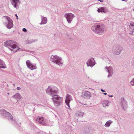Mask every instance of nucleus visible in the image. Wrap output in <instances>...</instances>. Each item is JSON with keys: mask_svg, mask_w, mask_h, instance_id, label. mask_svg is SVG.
Returning <instances> with one entry per match:
<instances>
[{"mask_svg": "<svg viewBox=\"0 0 134 134\" xmlns=\"http://www.w3.org/2000/svg\"><path fill=\"white\" fill-rule=\"evenodd\" d=\"M58 91V88L55 87H54L53 88L49 87L47 89V92L48 93V92H51V95L53 97L52 99L54 102L58 104H60L62 102V98L54 94V93H57Z\"/></svg>", "mask_w": 134, "mask_h": 134, "instance_id": "1", "label": "nucleus"}, {"mask_svg": "<svg viewBox=\"0 0 134 134\" xmlns=\"http://www.w3.org/2000/svg\"><path fill=\"white\" fill-rule=\"evenodd\" d=\"M4 45L5 46H9L12 49H11L12 51L14 52L17 51L19 49V48L14 44V42L11 40H8L4 43Z\"/></svg>", "mask_w": 134, "mask_h": 134, "instance_id": "2", "label": "nucleus"}, {"mask_svg": "<svg viewBox=\"0 0 134 134\" xmlns=\"http://www.w3.org/2000/svg\"><path fill=\"white\" fill-rule=\"evenodd\" d=\"M101 26H93L92 27V29L94 32L101 35L105 31L104 28H102Z\"/></svg>", "mask_w": 134, "mask_h": 134, "instance_id": "3", "label": "nucleus"}, {"mask_svg": "<svg viewBox=\"0 0 134 134\" xmlns=\"http://www.w3.org/2000/svg\"><path fill=\"white\" fill-rule=\"evenodd\" d=\"M51 59L52 61L54 62V63L60 66L62 65V63L61 62V59L58 58L57 56L56 55H52L51 57Z\"/></svg>", "mask_w": 134, "mask_h": 134, "instance_id": "4", "label": "nucleus"}, {"mask_svg": "<svg viewBox=\"0 0 134 134\" xmlns=\"http://www.w3.org/2000/svg\"><path fill=\"white\" fill-rule=\"evenodd\" d=\"M65 17L66 18L69 23H71L73 18L74 17V15L71 13H66L65 15Z\"/></svg>", "mask_w": 134, "mask_h": 134, "instance_id": "5", "label": "nucleus"}, {"mask_svg": "<svg viewBox=\"0 0 134 134\" xmlns=\"http://www.w3.org/2000/svg\"><path fill=\"white\" fill-rule=\"evenodd\" d=\"M27 65V67L31 70L36 69V66L32 64L29 60H27L26 62Z\"/></svg>", "mask_w": 134, "mask_h": 134, "instance_id": "6", "label": "nucleus"}, {"mask_svg": "<svg viewBox=\"0 0 134 134\" xmlns=\"http://www.w3.org/2000/svg\"><path fill=\"white\" fill-rule=\"evenodd\" d=\"M82 96L85 99H89L91 96V93L88 91H86L83 93Z\"/></svg>", "mask_w": 134, "mask_h": 134, "instance_id": "7", "label": "nucleus"}, {"mask_svg": "<svg viewBox=\"0 0 134 134\" xmlns=\"http://www.w3.org/2000/svg\"><path fill=\"white\" fill-rule=\"evenodd\" d=\"M72 98L71 96L68 94L66 97L65 100V103L66 105L70 108L69 103L71 100H72Z\"/></svg>", "mask_w": 134, "mask_h": 134, "instance_id": "8", "label": "nucleus"}, {"mask_svg": "<svg viewBox=\"0 0 134 134\" xmlns=\"http://www.w3.org/2000/svg\"><path fill=\"white\" fill-rule=\"evenodd\" d=\"M87 64L88 66H92L94 65L95 63L93 58H91L89 59L87 62Z\"/></svg>", "mask_w": 134, "mask_h": 134, "instance_id": "9", "label": "nucleus"}, {"mask_svg": "<svg viewBox=\"0 0 134 134\" xmlns=\"http://www.w3.org/2000/svg\"><path fill=\"white\" fill-rule=\"evenodd\" d=\"M44 118L43 117H40V118H37L36 119V121L37 122L39 123H41L44 121Z\"/></svg>", "mask_w": 134, "mask_h": 134, "instance_id": "10", "label": "nucleus"}, {"mask_svg": "<svg viewBox=\"0 0 134 134\" xmlns=\"http://www.w3.org/2000/svg\"><path fill=\"white\" fill-rule=\"evenodd\" d=\"M42 21L41 23V24H46L47 22V20L46 18L42 17L41 18Z\"/></svg>", "mask_w": 134, "mask_h": 134, "instance_id": "11", "label": "nucleus"}, {"mask_svg": "<svg viewBox=\"0 0 134 134\" xmlns=\"http://www.w3.org/2000/svg\"><path fill=\"white\" fill-rule=\"evenodd\" d=\"M7 20L8 22V25H12L13 24V21L8 16H4Z\"/></svg>", "mask_w": 134, "mask_h": 134, "instance_id": "12", "label": "nucleus"}, {"mask_svg": "<svg viewBox=\"0 0 134 134\" xmlns=\"http://www.w3.org/2000/svg\"><path fill=\"white\" fill-rule=\"evenodd\" d=\"M6 68V66L4 62L0 59V68Z\"/></svg>", "mask_w": 134, "mask_h": 134, "instance_id": "13", "label": "nucleus"}, {"mask_svg": "<svg viewBox=\"0 0 134 134\" xmlns=\"http://www.w3.org/2000/svg\"><path fill=\"white\" fill-rule=\"evenodd\" d=\"M13 97L19 99H20L21 98L20 95L18 93L15 94Z\"/></svg>", "mask_w": 134, "mask_h": 134, "instance_id": "14", "label": "nucleus"}, {"mask_svg": "<svg viewBox=\"0 0 134 134\" xmlns=\"http://www.w3.org/2000/svg\"><path fill=\"white\" fill-rule=\"evenodd\" d=\"M13 1L12 4L14 5V7H16V5L18 2L19 1L17 0H12Z\"/></svg>", "mask_w": 134, "mask_h": 134, "instance_id": "15", "label": "nucleus"}, {"mask_svg": "<svg viewBox=\"0 0 134 134\" xmlns=\"http://www.w3.org/2000/svg\"><path fill=\"white\" fill-rule=\"evenodd\" d=\"M112 122V121H108L105 125V126L107 127H108L109 126L110 124Z\"/></svg>", "mask_w": 134, "mask_h": 134, "instance_id": "16", "label": "nucleus"}, {"mask_svg": "<svg viewBox=\"0 0 134 134\" xmlns=\"http://www.w3.org/2000/svg\"><path fill=\"white\" fill-rule=\"evenodd\" d=\"M130 82L131 83L132 85H134V78L132 79Z\"/></svg>", "mask_w": 134, "mask_h": 134, "instance_id": "17", "label": "nucleus"}, {"mask_svg": "<svg viewBox=\"0 0 134 134\" xmlns=\"http://www.w3.org/2000/svg\"><path fill=\"white\" fill-rule=\"evenodd\" d=\"M100 10V12H101L103 11V10H104V8L102 7L100 9H99Z\"/></svg>", "mask_w": 134, "mask_h": 134, "instance_id": "18", "label": "nucleus"}, {"mask_svg": "<svg viewBox=\"0 0 134 134\" xmlns=\"http://www.w3.org/2000/svg\"><path fill=\"white\" fill-rule=\"evenodd\" d=\"M7 27L8 29H10L13 27L12 26H6Z\"/></svg>", "mask_w": 134, "mask_h": 134, "instance_id": "19", "label": "nucleus"}, {"mask_svg": "<svg viewBox=\"0 0 134 134\" xmlns=\"http://www.w3.org/2000/svg\"><path fill=\"white\" fill-rule=\"evenodd\" d=\"M23 31L24 32H26V31H27V30H26V29L25 28H24L23 29Z\"/></svg>", "mask_w": 134, "mask_h": 134, "instance_id": "20", "label": "nucleus"}, {"mask_svg": "<svg viewBox=\"0 0 134 134\" xmlns=\"http://www.w3.org/2000/svg\"><path fill=\"white\" fill-rule=\"evenodd\" d=\"M16 89L18 90H20L21 89V88H20V87H17Z\"/></svg>", "mask_w": 134, "mask_h": 134, "instance_id": "21", "label": "nucleus"}, {"mask_svg": "<svg viewBox=\"0 0 134 134\" xmlns=\"http://www.w3.org/2000/svg\"><path fill=\"white\" fill-rule=\"evenodd\" d=\"M97 11L99 13L100 12V9L99 8H98V10Z\"/></svg>", "mask_w": 134, "mask_h": 134, "instance_id": "22", "label": "nucleus"}, {"mask_svg": "<svg viewBox=\"0 0 134 134\" xmlns=\"http://www.w3.org/2000/svg\"><path fill=\"white\" fill-rule=\"evenodd\" d=\"M101 91L102 92H105V91L104 90H103V89H101Z\"/></svg>", "mask_w": 134, "mask_h": 134, "instance_id": "23", "label": "nucleus"}, {"mask_svg": "<svg viewBox=\"0 0 134 134\" xmlns=\"http://www.w3.org/2000/svg\"><path fill=\"white\" fill-rule=\"evenodd\" d=\"M131 26V27H132V28H134V26ZM133 31L134 32V29L133 30Z\"/></svg>", "mask_w": 134, "mask_h": 134, "instance_id": "24", "label": "nucleus"}, {"mask_svg": "<svg viewBox=\"0 0 134 134\" xmlns=\"http://www.w3.org/2000/svg\"><path fill=\"white\" fill-rule=\"evenodd\" d=\"M99 1H100V2H102L103 1V0H98Z\"/></svg>", "mask_w": 134, "mask_h": 134, "instance_id": "25", "label": "nucleus"}, {"mask_svg": "<svg viewBox=\"0 0 134 134\" xmlns=\"http://www.w3.org/2000/svg\"><path fill=\"white\" fill-rule=\"evenodd\" d=\"M15 16L16 17L17 19H18V16L16 14H15Z\"/></svg>", "mask_w": 134, "mask_h": 134, "instance_id": "26", "label": "nucleus"}, {"mask_svg": "<svg viewBox=\"0 0 134 134\" xmlns=\"http://www.w3.org/2000/svg\"><path fill=\"white\" fill-rule=\"evenodd\" d=\"M103 12L104 13H105L106 11L105 10H104Z\"/></svg>", "mask_w": 134, "mask_h": 134, "instance_id": "27", "label": "nucleus"}, {"mask_svg": "<svg viewBox=\"0 0 134 134\" xmlns=\"http://www.w3.org/2000/svg\"><path fill=\"white\" fill-rule=\"evenodd\" d=\"M104 94L105 95H106L107 94V93H104Z\"/></svg>", "mask_w": 134, "mask_h": 134, "instance_id": "28", "label": "nucleus"}, {"mask_svg": "<svg viewBox=\"0 0 134 134\" xmlns=\"http://www.w3.org/2000/svg\"><path fill=\"white\" fill-rule=\"evenodd\" d=\"M109 97H113V96H112V95H111V96H110V95H109Z\"/></svg>", "mask_w": 134, "mask_h": 134, "instance_id": "29", "label": "nucleus"}, {"mask_svg": "<svg viewBox=\"0 0 134 134\" xmlns=\"http://www.w3.org/2000/svg\"><path fill=\"white\" fill-rule=\"evenodd\" d=\"M119 53H119H119H116V54H119Z\"/></svg>", "mask_w": 134, "mask_h": 134, "instance_id": "30", "label": "nucleus"}, {"mask_svg": "<svg viewBox=\"0 0 134 134\" xmlns=\"http://www.w3.org/2000/svg\"><path fill=\"white\" fill-rule=\"evenodd\" d=\"M130 35H132L133 34V33H130Z\"/></svg>", "mask_w": 134, "mask_h": 134, "instance_id": "31", "label": "nucleus"}, {"mask_svg": "<svg viewBox=\"0 0 134 134\" xmlns=\"http://www.w3.org/2000/svg\"><path fill=\"white\" fill-rule=\"evenodd\" d=\"M130 25H133L132 24H131Z\"/></svg>", "mask_w": 134, "mask_h": 134, "instance_id": "32", "label": "nucleus"}, {"mask_svg": "<svg viewBox=\"0 0 134 134\" xmlns=\"http://www.w3.org/2000/svg\"><path fill=\"white\" fill-rule=\"evenodd\" d=\"M11 118H12V116H11Z\"/></svg>", "mask_w": 134, "mask_h": 134, "instance_id": "33", "label": "nucleus"}, {"mask_svg": "<svg viewBox=\"0 0 134 134\" xmlns=\"http://www.w3.org/2000/svg\"><path fill=\"white\" fill-rule=\"evenodd\" d=\"M8 113L9 114H10L9 113Z\"/></svg>", "mask_w": 134, "mask_h": 134, "instance_id": "34", "label": "nucleus"}, {"mask_svg": "<svg viewBox=\"0 0 134 134\" xmlns=\"http://www.w3.org/2000/svg\"><path fill=\"white\" fill-rule=\"evenodd\" d=\"M8 94H9V93H8Z\"/></svg>", "mask_w": 134, "mask_h": 134, "instance_id": "35", "label": "nucleus"}, {"mask_svg": "<svg viewBox=\"0 0 134 134\" xmlns=\"http://www.w3.org/2000/svg\"><path fill=\"white\" fill-rule=\"evenodd\" d=\"M133 10L134 11V9H133Z\"/></svg>", "mask_w": 134, "mask_h": 134, "instance_id": "36", "label": "nucleus"}]
</instances>
